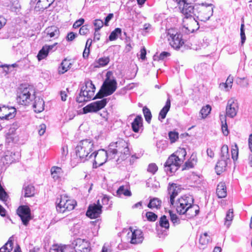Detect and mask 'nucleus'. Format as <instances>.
I'll return each mask as SVG.
<instances>
[{"mask_svg":"<svg viewBox=\"0 0 252 252\" xmlns=\"http://www.w3.org/2000/svg\"><path fill=\"white\" fill-rule=\"evenodd\" d=\"M130 152L128 143L124 140L121 139L109 146L108 151L104 149L98 150L94 156L93 167L102 165L108 159H112L117 157V161L121 162L130 156Z\"/></svg>","mask_w":252,"mask_h":252,"instance_id":"1","label":"nucleus"},{"mask_svg":"<svg viewBox=\"0 0 252 252\" xmlns=\"http://www.w3.org/2000/svg\"><path fill=\"white\" fill-rule=\"evenodd\" d=\"M94 147L93 141L91 139H84L79 142L75 148V153L78 162H85L92 157L90 154Z\"/></svg>","mask_w":252,"mask_h":252,"instance_id":"2","label":"nucleus"},{"mask_svg":"<svg viewBox=\"0 0 252 252\" xmlns=\"http://www.w3.org/2000/svg\"><path fill=\"white\" fill-rule=\"evenodd\" d=\"M186 155V151L185 149H179L176 153L171 155L168 158L165 164V170L167 174L175 173L179 168L183 162V159L179 158V156L183 158Z\"/></svg>","mask_w":252,"mask_h":252,"instance_id":"3","label":"nucleus"},{"mask_svg":"<svg viewBox=\"0 0 252 252\" xmlns=\"http://www.w3.org/2000/svg\"><path fill=\"white\" fill-rule=\"evenodd\" d=\"M56 204L57 211L63 213L74 209L76 205V202L66 195H62L57 199Z\"/></svg>","mask_w":252,"mask_h":252,"instance_id":"4","label":"nucleus"},{"mask_svg":"<svg viewBox=\"0 0 252 252\" xmlns=\"http://www.w3.org/2000/svg\"><path fill=\"white\" fill-rule=\"evenodd\" d=\"M95 89L94 85L91 81H86L85 86H83L81 89L78 101L81 102L87 101L91 99L94 98Z\"/></svg>","mask_w":252,"mask_h":252,"instance_id":"5","label":"nucleus"},{"mask_svg":"<svg viewBox=\"0 0 252 252\" xmlns=\"http://www.w3.org/2000/svg\"><path fill=\"white\" fill-rule=\"evenodd\" d=\"M197 10L196 17L202 21L209 19L213 13V6L212 4H198L196 5Z\"/></svg>","mask_w":252,"mask_h":252,"instance_id":"6","label":"nucleus"},{"mask_svg":"<svg viewBox=\"0 0 252 252\" xmlns=\"http://www.w3.org/2000/svg\"><path fill=\"white\" fill-rule=\"evenodd\" d=\"M167 39L170 46L175 49H178L184 42L182 35L174 29H170L167 32Z\"/></svg>","mask_w":252,"mask_h":252,"instance_id":"7","label":"nucleus"},{"mask_svg":"<svg viewBox=\"0 0 252 252\" xmlns=\"http://www.w3.org/2000/svg\"><path fill=\"white\" fill-rule=\"evenodd\" d=\"M112 73L108 72L106 74V78L104 81L101 89V92L105 96L112 94L117 89V83L114 77L111 78Z\"/></svg>","mask_w":252,"mask_h":252,"instance_id":"8","label":"nucleus"},{"mask_svg":"<svg viewBox=\"0 0 252 252\" xmlns=\"http://www.w3.org/2000/svg\"><path fill=\"white\" fill-rule=\"evenodd\" d=\"M193 199L191 196H184L179 198L175 203L174 207L179 214H185L187 212V209L193 204Z\"/></svg>","mask_w":252,"mask_h":252,"instance_id":"9","label":"nucleus"},{"mask_svg":"<svg viewBox=\"0 0 252 252\" xmlns=\"http://www.w3.org/2000/svg\"><path fill=\"white\" fill-rule=\"evenodd\" d=\"M32 92L29 88H19L17 94V102L21 105H28L32 100Z\"/></svg>","mask_w":252,"mask_h":252,"instance_id":"10","label":"nucleus"},{"mask_svg":"<svg viewBox=\"0 0 252 252\" xmlns=\"http://www.w3.org/2000/svg\"><path fill=\"white\" fill-rule=\"evenodd\" d=\"M71 246L75 252H90L91 250L90 244L85 239L77 238L72 242Z\"/></svg>","mask_w":252,"mask_h":252,"instance_id":"11","label":"nucleus"},{"mask_svg":"<svg viewBox=\"0 0 252 252\" xmlns=\"http://www.w3.org/2000/svg\"><path fill=\"white\" fill-rule=\"evenodd\" d=\"M127 237L129 242L132 244L141 243L144 239L142 231L140 229L129 228V231L127 233Z\"/></svg>","mask_w":252,"mask_h":252,"instance_id":"12","label":"nucleus"},{"mask_svg":"<svg viewBox=\"0 0 252 252\" xmlns=\"http://www.w3.org/2000/svg\"><path fill=\"white\" fill-rule=\"evenodd\" d=\"M239 110L238 100L234 97L229 98L226 106V115L227 116L233 118L237 114Z\"/></svg>","mask_w":252,"mask_h":252,"instance_id":"13","label":"nucleus"},{"mask_svg":"<svg viewBox=\"0 0 252 252\" xmlns=\"http://www.w3.org/2000/svg\"><path fill=\"white\" fill-rule=\"evenodd\" d=\"M107 103L106 99L91 103L83 108V113L96 112L105 107Z\"/></svg>","mask_w":252,"mask_h":252,"instance_id":"14","label":"nucleus"},{"mask_svg":"<svg viewBox=\"0 0 252 252\" xmlns=\"http://www.w3.org/2000/svg\"><path fill=\"white\" fill-rule=\"evenodd\" d=\"M183 27L188 33L193 32L199 28V25L195 17H185L183 19Z\"/></svg>","mask_w":252,"mask_h":252,"instance_id":"15","label":"nucleus"},{"mask_svg":"<svg viewBox=\"0 0 252 252\" xmlns=\"http://www.w3.org/2000/svg\"><path fill=\"white\" fill-rule=\"evenodd\" d=\"M196 5H193L189 2H187L183 3L182 6L179 5V7L185 17H194L197 15Z\"/></svg>","mask_w":252,"mask_h":252,"instance_id":"16","label":"nucleus"},{"mask_svg":"<svg viewBox=\"0 0 252 252\" xmlns=\"http://www.w3.org/2000/svg\"><path fill=\"white\" fill-rule=\"evenodd\" d=\"M17 212L23 223L25 225H27L29 221L32 219L31 210L29 207L26 205L21 206L18 208Z\"/></svg>","mask_w":252,"mask_h":252,"instance_id":"17","label":"nucleus"},{"mask_svg":"<svg viewBox=\"0 0 252 252\" xmlns=\"http://www.w3.org/2000/svg\"><path fill=\"white\" fill-rule=\"evenodd\" d=\"M102 207L99 200L97 201V204H93L89 206L86 212V215L91 219L98 218L102 212Z\"/></svg>","mask_w":252,"mask_h":252,"instance_id":"18","label":"nucleus"},{"mask_svg":"<svg viewBox=\"0 0 252 252\" xmlns=\"http://www.w3.org/2000/svg\"><path fill=\"white\" fill-rule=\"evenodd\" d=\"M16 109L14 107L3 106L0 107V119L1 120H10L15 116Z\"/></svg>","mask_w":252,"mask_h":252,"instance_id":"19","label":"nucleus"},{"mask_svg":"<svg viewBox=\"0 0 252 252\" xmlns=\"http://www.w3.org/2000/svg\"><path fill=\"white\" fill-rule=\"evenodd\" d=\"M168 190V193L170 195V203L171 205H174V198L181 190V186L176 184H170Z\"/></svg>","mask_w":252,"mask_h":252,"instance_id":"20","label":"nucleus"},{"mask_svg":"<svg viewBox=\"0 0 252 252\" xmlns=\"http://www.w3.org/2000/svg\"><path fill=\"white\" fill-rule=\"evenodd\" d=\"M33 107L35 112L40 113L43 111L44 109V101L43 99L39 97H35Z\"/></svg>","mask_w":252,"mask_h":252,"instance_id":"21","label":"nucleus"},{"mask_svg":"<svg viewBox=\"0 0 252 252\" xmlns=\"http://www.w3.org/2000/svg\"><path fill=\"white\" fill-rule=\"evenodd\" d=\"M71 66L72 63L70 60L67 59L63 60L58 68L59 73H64L71 68Z\"/></svg>","mask_w":252,"mask_h":252,"instance_id":"22","label":"nucleus"},{"mask_svg":"<svg viewBox=\"0 0 252 252\" xmlns=\"http://www.w3.org/2000/svg\"><path fill=\"white\" fill-rule=\"evenodd\" d=\"M216 193L218 197L220 198H224L226 196V187L224 183L220 182L218 185Z\"/></svg>","mask_w":252,"mask_h":252,"instance_id":"23","label":"nucleus"},{"mask_svg":"<svg viewBox=\"0 0 252 252\" xmlns=\"http://www.w3.org/2000/svg\"><path fill=\"white\" fill-rule=\"evenodd\" d=\"M51 177L54 180H59L63 175V171L62 168L58 166H53L51 168Z\"/></svg>","mask_w":252,"mask_h":252,"instance_id":"24","label":"nucleus"},{"mask_svg":"<svg viewBox=\"0 0 252 252\" xmlns=\"http://www.w3.org/2000/svg\"><path fill=\"white\" fill-rule=\"evenodd\" d=\"M44 33L49 36L50 37H57L59 35V31L58 28L56 26L49 27L46 29Z\"/></svg>","mask_w":252,"mask_h":252,"instance_id":"25","label":"nucleus"},{"mask_svg":"<svg viewBox=\"0 0 252 252\" xmlns=\"http://www.w3.org/2000/svg\"><path fill=\"white\" fill-rule=\"evenodd\" d=\"M170 100L169 98H168L166 102L165 106L162 108L159 112L158 119L160 121H161L166 117V114L170 109Z\"/></svg>","mask_w":252,"mask_h":252,"instance_id":"26","label":"nucleus"},{"mask_svg":"<svg viewBox=\"0 0 252 252\" xmlns=\"http://www.w3.org/2000/svg\"><path fill=\"white\" fill-rule=\"evenodd\" d=\"M142 126V118L140 116H137L131 124L132 130L135 132H138L140 128Z\"/></svg>","mask_w":252,"mask_h":252,"instance_id":"27","label":"nucleus"},{"mask_svg":"<svg viewBox=\"0 0 252 252\" xmlns=\"http://www.w3.org/2000/svg\"><path fill=\"white\" fill-rule=\"evenodd\" d=\"M211 241V237L208 233L206 232L204 233L200 236L199 239V244L201 246V248L204 249Z\"/></svg>","mask_w":252,"mask_h":252,"instance_id":"28","label":"nucleus"},{"mask_svg":"<svg viewBox=\"0 0 252 252\" xmlns=\"http://www.w3.org/2000/svg\"><path fill=\"white\" fill-rule=\"evenodd\" d=\"M13 243L11 240H9L0 249V252H10L12 250ZM13 252H21L20 248L17 247Z\"/></svg>","mask_w":252,"mask_h":252,"instance_id":"29","label":"nucleus"},{"mask_svg":"<svg viewBox=\"0 0 252 252\" xmlns=\"http://www.w3.org/2000/svg\"><path fill=\"white\" fill-rule=\"evenodd\" d=\"M227 163L228 160L221 158L217 162L216 165V170L218 174H220V172L225 170Z\"/></svg>","mask_w":252,"mask_h":252,"instance_id":"30","label":"nucleus"},{"mask_svg":"<svg viewBox=\"0 0 252 252\" xmlns=\"http://www.w3.org/2000/svg\"><path fill=\"white\" fill-rule=\"evenodd\" d=\"M110 59L108 57H103L96 60L94 63V67L99 68L106 65L109 62Z\"/></svg>","mask_w":252,"mask_h":252,"instance_id":"31","label":"nucleus"},{"mask_svg":"<svg viewBox=\"0 0 252 252\" xmlns=\"http://www.w3.org/2000/svg\"><path fill=\"white\" fill-rule=\"evenodd\" d=\"M198 212V206L195 205H193V204H191L190 206L189 207V208L187 209V212L186 213L187 215L189 216L190 217H192L196 216Z\"/></svg>","mask_w":252,"mask_h":252,"instance_id":"32","label":"nucleus"},{"mask_svg":"<svg viewBox=\"0 0 252 252\" xmlns=\"http://www.w3.org/2000/svg\"><path fill=\"white\" fill-rule=\"evenodd\" d=\"M23 192L25 197H32L35 194L34 188L32 185L26 186L23 188Z\"/></svg>","mask_w":252,"mask_h":252,"instance_id":"33","label":"nucleus"},{"mask_svg":"<svg viewBox=\"0 0 252 252\" xmlns=\"http://www.w3.org/2000/svg\"><path fill=\"white\" fill-rule=\"evenodd\" d=\"M234 215L232 209H229L226 213V217L225 218L224 225L228 228L233 219Z\"/></svg>","mask_w":252,"mask_h":252,"instance_id":"34","label":"nucleus"},{"mask_svg":"<svg viewBox=\"0 0 252 252\" xmlns=\"http://www.w3.org/2000/svg\"><path fill=\"white\" fill-rule=\"evenodd\" d=\"M117 195L119 197H121L122 195L125 196H130L131 193L130 191L127 188H126L124 186L120 187L117 191Z\"/></svg>","mask_w":252,"mask_h":252,"instance_id":"35","label":"nucleus"},{"mask_svg":"<svg viewBox=\"0 0 252 252\" xmlns=\"http://www.w3.org/2000/svg\"><path fill=\"white\" fill-rule=\"evenodd\" d=\"M161 201L158 198H153L150 200L148 207L151 209H158L161 206Z\"/></svg>","mask_w":252,"mask_h":252,"instance_id":"36","label":"nucleus"},{"mask_svg":"<svg viewBox=\"0 0 252 252\" xmlns=\"http://www.w3.org/2000/svg\"><path fill=\"white\" fill-rule=\"evenodd\" d=\"M228 147L227 145H224L221 149V158L229 161L230 160Z\"/></svg>","mask_w":252,"mask_h":252,"instance_id":"37","label":"nucleus"},{"mask_svg":"<svg viewBox=\"0 0 252 252\" xmlns=\"http://www.w3.org/2000/svg\"><path fill=\"white\" fill-rule=\"evenodd\" d=\"M211 111V107L209 105H206L203 107L200 111V115L202 119L206 118L210 113Z\"/></svg>","mask_w":252,"mask_h":252,"instance_id":"38","label":"nucleus"},{"mask_svg":"<svg viewBox=\"0 0 252 252\" xmlns=\"http://www.w3.org/2000/svg\"><path fill=\"white\" fill-rule=\"evenodd\" d=\"M49 52L47 51V48L43 46L42 48L39 51L37 58L39 61L45 59L48 55Z\"/></svg>","mask_w":252,"mask_h":252,"instance_id":"39","label":"nucleus"},{"mask_svg":"<svg viewBox=\"0 0 252 252\" xmlns=\"http://www.w3.org/2000/svg\"><path fill=\"white\" fill-rule=\"evenodd\" d=\"M65 246L62 245L56 244L52 246L49 252H64Z\"/></svg>","mask_w":252,"mask_h":252,"instance_id":"40","label":"nucleus"},{"mask_svg":"<svg viewBox=\"0 0 252 252\" xmlns=\"http://www.w3.org/2000/svg\"><path fill=\"white\" fill-rule=\"evenodd\" d=\"M121 29L120 28H116L115 29L114 31H113L110 34L109 37V39L111 41L115 40H116L118 37V35L121 34Z\"/></svg>","mask_w":252,"mask_h":252,"instance_id":"41","label":"nucleus"},{"mask_svg":"<svg viewBox=\"0 0 252 252\" xmlns=\"http://www.w3.org/2000/svg\"><path fill=\"white\" fill-rule=\"evenodd\" d=\"M220 120L221 121V129L222 133L225 136H226L228 134V130L225 117H223L222 116V118H220Z\"/></svg>","mask_w":252,"mask_h":252,"instance_id":"42","label":"nucleus"},{"mask_svg":"<svg viewBox=\"0 0 252 252\" xmlns=\"http://www.w3.org/2000/svg\"><path fill=\"white\" fill-rule=\"evenodd\" d=\"M159 223L161 227L166 229L169 228V221L165 216L164 215L160 218Z\"/></svg>","mask_w":252,"mask_h":252,"instance_id":"43","label":"nucleus"},{"mask_svg":"<svg viewBox=\"0 0 252 252\" xmlns=\"http://www.w3.org/2000/svg\"><path fill=\"white\" fill-rule=\"evenodd\" d=\"M238 157V148L237 145L235 144L232 146L231 148V158L234 161L237 159Z\"/></svg>","mask_w":252,"mask_h":252,"instance_id":"44","label":"nucleus"},{"mask_svg":"<svg viewBox=\"0 0 252 252\" xmlns=\"http://www.w3.org/2000/svg\"><path fill=\"white\" fill-rule=\"evenodd\" d=\"M169 138L171 143L175 142L179 138V134L175 131H170L168 133Z\"/></svg>","mask_w":252,"mask_h":252,"instance_id":"45","label":"nucleus"},{"mask_svg":"<svg viewBox=\"0 0 252 252\" xmlns=\"http://www.w3.org/2000/svg\"><path fill=\"white\" fill-rule=\"evenodd\" d=\"M143 112L146 121L149 123L152 118V114L150 110L146 107H144L143 108Z\"/></svg>","mask_w":252,"mask_h":252,"instance_id":"46","label":"nucleus"},{"mask_svg":"<svg viewBox=\"0 0 252 252\" xmlns=\"http://www.w3.org/2000/svg\"><path fill=\"white\" fill-rule=\"evenodd\" d=\"M170 216V220L174 224H178L180 222V220L176 214H174L171 211H169Z\"/></svg>","mask_w":252,"mask_h":252,"instance_id":"47","label":"nucleus"},{"mask_svg":"<svg viewBox=\"0 0 252 252\" xmlns=\"http://www.w3.org/2000/svg\"><path fill=\"white\" fill-rule=\"evenodd\" d=\"M1 161L3 164H7L10 163L12 161V158L11 155L8 153L4 156L1 158Z\"/></svg>","mask_w":252,"mask_h":252,"instance_id":"48","label":"nucleus"},{"mask_svg":"<svg viewBox=\"0 0 252 252\" xmlns=\"http://www.w3.org/2000/svg\"><path fill=\"white\" fill-rule=\"evenodd\" d=\"M68 154V148L66 146H64L61 149V161H64L66 159V157Z\"/></svg>","mask_w":252,"mask_h":252,"instance_id":"49","label":"nucleus"},{"mask_svg":"<svg viewBox=\"0 0 252 252\" xmlns=\"http://www.w3.org/2000/svg\"><path fill=\"white\" fill-rule=\"evenodd\" d=\"M109 200L110 198L109 196H107L106 195H103L101 198V203H100V204L101 205V207H102V205H108V208L110 206V205H112V203L109 204Z\"/></svg>","mask_w":252,"mask_h":252,"instance_id":"50","label":"nucleus"},{"mask_svg":"<svg viewBox=\"0 0 252 252\" xmlns=\"http://www.w3.org/2000/svg\"><path fill=\"white\" fill-rule=\"evenodd\" d=\"M146 216L147 220L151 221H155L158 218L157 215L151 212H147Z\"/></svg>","mask_w":252,"mask_h":252,"instance_id":"51","label":"nucleus"},{"mask_svg":"<svg viewBox=\"0 0 252 252\" xmlns=\"http://www.w3.org/2000/svg\"><path fill=\"white\" fill-rule=\"evenodd\" d=\"M94 25L95 27L94 30L99 31L103 26V22L100 19H96L94 22Z\"/></svg>","mask_w":252,"mask_h":252,"instance_id":"52","label":"nucleus"},{"mask_svg":"<svg viewBox=\"0 0 252 252\" xmlns=\"http://www.w3.org/2000/svg\"><path fill=\"white\" fill-rule=\"evenodd\" d=\"M220 88L222 91L228 92L232 88V87L225 82L220 83Z\"/></svg>","mask_w":252,"mask_h":252,"instance_id":"53","label":"nucleus"},{"mask_svg":"<svg viewBox=\"0 0 252 252\" xmlns=\"http://www.w3.org/2000/svg\"><path fill=\"white\" fill-rule=\"evenodd\" d=\"M220 88L222 91L228 92L232 88V87L225 82L220 83Z\"/></svg>","mask_w":252,"mask_h":252,"instance_id":"54","label":"nucleus"},{"mask_svg":"<svg viewBox=\"0 0 252 252\" xmlns=\"http://www.w3.org/2000/svg\"><path fill=\"white\" fill-rule=\"evenodd\" d=\"M220 88L222 91L228 92L232 88V87L225 82L220 83Z\"/></svg>","mask_w":252,"mask_h":252,"instance_id":"55","label":"nucleus"},{"mask_svg":"<svg viewBox=\"0 0 252 252\" xmlns=\"http://www.w3.org/2000/svg\"><path fill=\"white\" fill-rule=\"evenodd\" d=\"M158 170V167L155 163H151L149 165L148 171L154 174Z\"/></svg>","mask_w":252,"mask_h":252,"instance_id":"56","label":"nucleus"},{"mask_svg":"<svg viewBox=\"0 0 252 252\" xmlns=\"http://www.w3.org/2000/svg\"><path fill=\"white\" fill-rule=\"evenodd\" d=\"M151 29V25L149 23H146L143 25V29L141 30L143 31L142 34L145 35Z\"/></svg>","mask_w":252,"mask_h":252,"instance_id":"57","label":"nucleus"},{"mask_svg":"<svg viewBox=\"0 0 252 252\" xmlns=\"http://www.w3.org/2000/svg\"><path fill=\"white\" fill-rule=\"evenodd\" d=\"M244 24H242L241 26V32H240L242 45H243L244 43V42L246 40V36H245V32H244Z\"/></svg>","mask_w":252,"mask_h":252,"instance_id":"58","label":"nucleus"},{"mask_svg":"<svg viewBox=\"0 0 252 252\" xmlns=\"http://www.w3.org/2000/svg\"><path fill=\"white\" fill-rule=\"evenodd\" d=\"M89 30L86 25L83 26L79 30V33L81 35H86L89 32Z\"/></svg>","mask_w":252,"mask_h":252,"instance_id":"59","label":"nucleus"},{"mask_svg":"<svg viewBox=\"0 0 252 252\" xmlns=\"http://www.w3.org/2000/svg\"><path fill=\"white\" fill-rule=\"evenodd\" d=\"M20 8L18 0H12L11 8L13 10H17Z\"/></svg>","mask_w":252,"mask_h":252,"instance_id":"60","label":"nucleus"},{"mask_svg":"<svg viewBox=\"0 0 252 252\" xmlns=\"http://www.w3.org/2000/svg\"><path fill=\"white\" fill-rule=\"evenodd\" d=\"M84 22V19L83 18H81L78 20H77L73 25V27L75 29L78 28L80 26H81Z\"/></svg>","mask_w":252,"mask_h":252,"instance_id":"61","label":"nucleus"},{"mask_svg":"<svg viewBox=\"0 0 252 252\" xmlns=\"http://www.w3.org/2000/svg\"><path fill=\"white\" fill-rule=\"evenodd\" d=\"M46 125L45 124H41L39 126L38 133L41 136L44 134L46 130Z\"/></svg>","mask_w":252,"mask_h":252,"instance_id":"62","label":"nucleus"},{"mask_svg":"<svg viewBox=\"0 0 252 252\" xmlns=\"http://www.w3.org/2000/svg\"><path fill=\"white\" fill-rule=\"evenodd\" d=\"M77 34L74 33V32H70L68 33L67 35V40L68 41H72L75 39V38L76 37Z\"/></svg>","mask_w":252,"mask_h":252,"instance_id":"63","label":"nucleus"},{"mask_svg":"<svg viewBox=\"0 0 252 252\" xmlns=\"http://www.w3.org/2000/svg\"><path fill=\"white\" fill-rule=\"evenodd\" d=\"M100 38V33L98 30H95L94 36V41H97L99 40Z\"/></svg>","mask_w":252,"mask_h":252,"instance_id":"64","label":"nucleus"}]
</instances>
